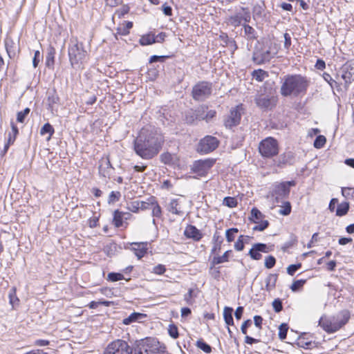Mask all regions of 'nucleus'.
Instances as JSON below:
<instances>
[{"label":"nucleus","instance_id":"obj_1","mask_svg":"<svg viewBox=\"0 0 354 354\" xmlns=\"http://www.w3.org/2000/svg\"><path fill=\"white\" fill-rule=\"evenodd\" d=\"M164 143L161 133L151 126L141 129L133 142L136 153L145 160H151L158 154Z\"/></svg>","mask_w":354,"mask_h":354},{"label":"nucleus","instance_id":"obj_2","mask_svg":"<svg viewBox=\"0 0 354 354\" xmlns=\"http://www.w3.org/2000/svg\"><path fill=\"white\" fill-rule=\"evenodd\" d=\"M134 354H166V348L156 339L145 338L136 341ZM133 348L122 339L111 342L103 354H132Z\"/></svg>","mask_w":354,"mask_h":354},{"label":"nucleus","instance_id":"obj_3","mask_svg":"<svg viewBox=\"0 0 354 354\" xmlns=\"http://www.w3.org/2000/svg\"><path fill=\"white\" fill-rule=\"evenodd\" d=\"M309 86V81L301 75H288L284 77L281 86V94L284 97L298 96L306 93Z\"/></svg>","mask_w":354,"mask_h":354},{"label":"nucleus","instance_id":"obj_4","mask_svg":"<svg viewBox=\"0 0 354 354\" xmlns=\"http://www.w3.org/2000/svg\"><path fill=\"white\" fill-rule=\"evenodd\" d=\"M277 54L275 44L270 41L259 43V46H255L253 51L252 61L258 65H261L269 62Z\"/></svg>","mask_w":354,"mask_h":354},{"label":"nucleus","instance_id":"obj_5","mask_svg":"<svg viewBox=\"0 0 354 354\" xmlns=\"http://www.w3.org/2000/svg\"><path fill=\"white\" fill-rule=\"evenodd\" d=\"M68 54L71 66L74 68H80L86 62L88 53L84 49L83 43L77 39L71 40L68 45Z\"/></svg>","mask_w":354,"mask_h":354},{"label":"nucleus","instance_id":"obj_6","mask_svg":"<svg viewBox=\"0 0 354 354\" xmlns=\"http://www.w3.org/2000/svg\"><path fill=\"white\" fill-rule=\"evenodd\" d=\"M349 319L350 313L345 310L339 312L335 317L330 319L322 317L319 321V325L327 333H333L344 326Z\"/></svg>","mask_w":354,"mask_h":354},{"label":"nucleus","instance_id":"obj_7","mask_svg":"<svg viewBox=\"0 0 354 354\" xmlns=\"http://www.w3.org/2000/svg\"><path fill=\"white\" fill-rule=\"evenodd\" d=\"M258 149L262 157L271 158L279 153L278 141L272 137H268L259 142Z\"/></svg>","mask_w":354,"mask_h":354},{"label":"nucleus","instance_id":"obj_8","mask_svg":"<svg viewBox=\"0 0 354 354\" xmlns=\"http://www.w3.org/2000/svg\"><path fill=\"white\" fill-rule=\"evenodd\" d=\"M294 180L285 181L275 183L271 192V196L277 203H282L283 200L288 198L290 192V187L295 186Z\"/></svg>","mask_w":354,"mask_h":354},{"label":"nucleus","instance_id":"obj_9","mask_svg":"<svg viewBox=\"0 0 354 354\" xmlns=\"http://www.w3.org/2000/svg\"><path fill=\"white\" fill-rule=\"evenodd\" d=\"M212 93V84L209 82H198L192 87V96L195 101L203 102Z\"/></svg>","mask_w":354,"mask_h":354},{"label":"nucleus","instance_id":"obj_10","mask_svg":"<svg viewBox=\"0 0 354 354\" xmlns=\"http://www.w3.org/2000/svg\"><path fill=\"white\" fill-rule=\"evenodd\" d=\"M218 140L212 136H206L202 138L196 147L198 153L207 154L214 151L218 146Z\"/></svg>","mask_w":354,"mask_h":354},{"label":"nucleus","instance_id":"obj_11","mask_svg":"<svg viewBox=\"0 0 354 354\" xmlns=\"http://www.w3.org/2000/svg\"><path fill=\"white\" fill-rule=\"evenodd\" d=\"M215 162V159L213 158L195 160L191 167V170L199 176H205Z\"/></svg>","mask_w":354,"mask_h":354},{"label":"nucleus","instance_id":"obj_12","mask_svg":"<svg viewBox=\"0 0 354 354\" xmlns=\"http://www.w3.org/2000/svg\"><path fill=\"white\" fill-rule=\"evenodd\" d=\"M241 105L232 108L229 115L224 118V125L226 128L232 129L239 124L241 118Z\"/></svg>","mask_w":354,"mask_h":354},{"label":"nucleus","instance_id":"obj_13","mask_svg":"<svg viewBox=\"0 0 354 354\" xmlns=\"http://www.w3.org/2000/svg\"><path fill=\"white\" fill-rule=\"evenodd\" d=\"M276 98L273 96L259 95L255 98V103L258 107L263 111L270 110L276 105Z\"/></svg>","mask_w":354,"mask_h":354},{"label":"nucleus","instance_id":"obj_14","mask_svg":"<svg viewBox=\"0 0 354 354\" xmlns=\"http://www.w3.org/2000/svg\"><path fill=\"white\" fill-rule=\"evenodd\" d=\"M353 69V67L351 64H344L342 68V74L341 77L344 81V87L345 91H347L354 81V73L351 71Z\"/></svg>","mask_w":354,"mask_h":354},{"label":"nucleus","instance_id":"obj_15","mask_svg":"<svg viewBox=\"0 0 354 354\" xmlns=\"http://www.w3.org/2000/svg\"><path fill=\"white\" fill-rule=\"evenodd\" d=\"M295 158V154L292 151H287L281 154L274 162L278 167L283 168L287 165H292Z\"/></svg>","mask_w":354,"mask_h":354},{"label":"nucleus","instance_id":"obj_16","mask_svg":"<svg viewBox=\"0 0 354 354\" xmlns=\"http://www.w3.org/2000/svg\"><path fill=\"white\" fill-rule=\"evenodd\" d=\"M269 251V248L266 244L258 243L252 245V248L250 250L248 254L252 259L259 260L262 257L261 252L267 253Z\"/></svg>","mask_w":354,"mask_h":354},{"label":"nucleus","instance_id":"obj_17","mask_svg":"<svg viewBox=\"0 0 354 354\" xmlns=\"http://www.w3.org/2000/svg\"><path fill=\"white\" fill-rule=\"evenodd\" d=\"M10 126L12 131L8 133L7 142L5 144L3 150L1 154V156H4L7 153L10 146L14 144L16 138L19 134V129L13 122H10Z\"/></svg>","mask_w":354,"mask_h":354},{"label":"nucleus","instance_id":"obj_18","mask_svg":"<svg viewBox=\"0 0 354 354\" xmlns=\"http://www.w3.org/2000/svg\"><path fill=\"white\" fill-rule=\"evenodd\" d=\"M184 234L187 238L192 239L196 241H198L203 238V234L201 231L192 225H188L186 227Z\"/></svg>","mask_w":354,"mask_h":354},{"label":"nucleus","instance_id":"obj_19","mask_svg":"<svg viewBox=\"0 0 354 354\" xmlns=\"http://www.w3.org/2000/svg\"><path fill=\"white\" fill-rule=\"evenodd\" d=\"M131 245V250L139 259L143 257L147 252V242L132 243Z\"/></svg>","mask_w":354,"mask_h":354},{"label":"nucleus","instance_id":"obj_20","mask_svg":"<svg viewBox=\"0 0 354 354\" xmlns=\"http://www.w3.org/2000/svg\"><path fill=\"white\" fill-rule=\"evenodd\" d=\"M243 29L244 31V35L243 37L249 41H253L254 39H257L258 37L257 32L255 30V29L247 24H243L242 25Z\"/></svg>","mask_w":354,"mask_h":354},{"label":"nucleus","instance_id":"obj_21","mask_svg":"<svg viewBox=\"0 0 354 354\" xmlns=\"http://www.w3.org/2000/svg\"><path fill=\"white\" fill-rule=\"evenodd\" d=\"M167 210L176 215L183 216L184 212L180 209L179 199L174 198L167 205Z\"/></svg>","mask_w":354,"mask_h":354},{"label":"nucleus","instance_id":"obj_22","mask_svg":"<svg viewBox=\"0 0 354 354\" xmlns=\"http://www.w3.org/2000/svg\"><path fill=\"white\" fill-rule=\"evenodd\" d=\"M56 53L55 48L50 45L47 48L46 56V66L49 68H53L55 64V55Z\"/></svg>","mask_w":354,"mask_h":354},{"label":"nucleus","instance_id":"obj_23","mask_svg":"<svg viewBox=\"0 0 354 354\" xmlns=\"http://www.w3.org/2000/svg\"><path fill=\"white\" fill-rule=\"evenodd\" d=\"M322 77L330 85V86L332 89L335 88V89L337 92L339 93V92L342 91V83H339V82L335 81V80H333L329 73L324 72L322 74Z\"/></svg>","mask_w":354,"mask_h":354},{"label":"nucleus","instance_id":"obj_24","mask_svg":"<svg viewBox=\"0 0 354 354\" xmlns=\"http://www.w3.org/2000/svg\"><path fill=\"white\" fill-rule=\"evenodd\" d=\"M226 22L228 25L233 26L234 28L239 27L242 24V13L236 12L234 15L229 16Z\"/></svg>","mask_w":354,"mask_h":354},{"label":"nucleus","instance_id":"obj_25","mask_svg":"<svg viewBox=\"0 0 354 354\" xmlns=\"http://www.w3.org/2000/svg\"><path fill=\"white\" fill-rule=\"evenodd\" d=\"M266 6L263 1L261 4H256L252 8L253 19H261L265 17Z\"/></svg>","mask_w":354,"mask_h":354},{"label":"nucleus","instance_id":"obj_26","mask_svg":"<svg viewBox=\"0 0 354 354\" xmlns=\"http://www.w3.org/2000/svg\"><path fill=\"white\" fill-rule=\"evenodd\" d=\"M147 317L146 314L140 313H133L127 318H124L122 320V324L124 325H129L133 322L139 321L142 319H144Z\"/></svg>","mask_w":354,"mask_h":354},{"label":"nucleus","instance_id":"obj_27","mask_svg":"<svg viewBox=\"0 0 354 354\" xmlns=\"http://www.w3.org/2000/svg\"><path fill=\"white\" fill-rule=\"evenodd\" d=\"M212 241L214 242V246L211 250V254H215L219 252L221 249V244L223 241V237L218 234V232H216L214 234Z\"/></svg>","mask_w":354,"mask_h":354},{"label":"nucleus","instance_id":"obj_28","mask_svg":"<svg viewBox=\"0 0 354 354\" xmlns=\"http://www.w3.org/2000/svg\"><path fill=\"white\" fill-rule=\"evenodd\" d=\"M126 214L129 215V213L120 212L118 209L113 212V223L116 227H120L122 226V218Z\"/></svg>","mask_w":354,"mask_h":354},{"label":"nucleus","instance_id":"obj_29","mask_svg":"<svg viewBox=\"0 0 354 354\" xmlns=\"http://www.w3.org/2000/svg\"><path fill=\"white\" fill-rule=\"evenodd\" d=\"M277 278H278V274H270L266 277L265 289L268 292L271 291L272 289H274L275 288Z\"/></svg>","mask_w":354,"mask_h":354},{"label":"nucleus","instance_id":"obj_30","mask_svg":"<svg viewBox=\"0 0 354 354\" xmlns=\"http://www.w3.org/2000/svg\"><path fill=\"white\" fill-rule=\"evenodd\" d=\"M55 133V129L53 126L47 122L44 124V126L40 129V134L41 136H44L45 134H48V136L46 139L47 141H49L51 139V137Z\"/></svg>","mask_w":354,"mask_h":354},{"label":"nucleus","instance_id":"obj_31","mask_svg":"<svg viewBox=\"0 0 354 354\" xmlns=\"http://www.w3.org/2000/svg\"><path fill=\"white\" fill-rule=\"evenodd\" d=\"M233 308L231 307H225L223 310V317L227 325H234V319L232 317Z\"/></svg>","mask_w":354,"mask_h":354},{"label":"nucleus","instance_id":"obj_32","mask_svg":"<svg viewBox=\"0 0 354 354\" xmlns=\"http://www.w3.org/2000/svg\"><path fill=\"white\" fill-rule=\"evenodd\" d=\"M232 252V250H227L222 256H215L214 257L212 263V265H217L220 263H223L225 262H227L229 261L230 254Z\"/></svg>","mask_w":354,"mask_h":354},{"label":"nucleus","instance_id":"obj_33","mask_svg":"<svg viewBox=\"0 0 354 354\" xmlns=\"http://www.w3.org/2000/svg\"><path fill=\"white\" fill-rule=\"evenodd\" d=\"M250 214L251 217L250 219L255 223H259L265 217V215H263L257 207H253L252 209Z\"/></svg>","mask_w":354,"mask_h":354},{"label":"nucleus","instance_id":"obj_34","mask_svg":"<svg viewBox=\"0 0 354 354\" xmlns=\"http://www.w3.org/2000/svg\"><path fill=\"white\" fill-rule=\"evenodd\" d=\"M139 44L141 46H147L155 44V40L153 39V34L152 32L144 35L140 37L139 39Z\"/></svg>","mask_w":354,"mask_h":354},{"label":"nucleus","instance_id":"obj_35","mask_svg":"<svg viewBox=\"0 0 354 354\" xmlns=\"http://www.w3.org/2000/svg\"><path fill=\"white\" fill-rule=\"evenodd\" d=\"M219 39H221V41H223V46H233L234 48V49L237 48L236 41L233 39L229 38L227 33L222 32L219 36Z\"/></svg>","mask_w":354,"mask_h":354},{"label":"nucleus","instance_id":"obj_36","mask_svg":"<svg viewBox=\"0 0 354 354\" xmlns=\"http://www.w3.org/2000/svg\"><path fill=\"white\" fill-rule=\"evenodd\" d=\"M349 210V203L348 202L341 203L336 209V215L337 216H345Z\"/></svg>","mask_w":354,"mask_h":354},{"label":"nucleus","instance_id":"obj_37","mask_svg":"<svg viewBox=\"0 0 354 354\" xmlns=\"http://www.w3.org/2000/svg\"><path fill=\"white\" fill-rule=\"evenodd\" d=\"M133 27L131 21H126L125 25L118 27L116 29V33L121 35H127L129 33V30Z\"/></svg>","mask_w":354,"mask_h":354},{"label":"nucleus","instance_id":"obj_38","mask_svg":"<svg viewBox=\"0 0 354 354\" xmlns=\"http://www.w3.org/2000/svg\"><path fill=\"white\" fill-rule=\"evenodd\" d=\"M185 120L187 124H194L196 121H198L196 116V113L194 109H189L185 112Z\"/></svg>","mask_w":354,"mask_h":354},{"label":"nucleus","instance_id":"obj_39","mask_svg":"<svg viewBox=\"0 0 354 354\" xmlns=\"http://www.w3.org/2000/svg\"><path fill=\"white\" fill-rule=\"evenodd\" d=\"M155 199L154 196H151L147 198V201H140V209L146 210L151 209L153 204L155 203Z\"/></svg>","mask_w":354,"mask_h":354},{"label":"nucleus","instance_id":"obj_40","mask_svg":"<svg viewBox=\"0 0 354 354\" xmlns=\"http://www.w3.org/2000/svg\"><path fill=\"white\" fill-rule=\"evenodd\" d=\"M283 205L279 210V214L283 216H288L291 213L292 206L289 201L282 202Z\"/></svg>","mask_w":354,"mask_h":354},{"label":"nucleus","instance_id":"obj_41","mask_svg":"<svg viewBox=\"0 0 354 354\" xmlns=\"http://www.w3.org/2000/svg\"><path fill=\"white\" fill-rule=\"evenodd\" d=\"M196 345L206 353H210L212 352V347L203 339H198L196 342Z\"/></svg>","mask_w":354,"mask_h":354},{"label":"nucleus","instance_id":"obj_42","mask_svg":"<svg viewBox=\"0 0 354 354\" xmlns=\"http://www.w3.org/2000/svg\"><path fill=\"white\" fill-rule=\"evenodd\" d=\"M288 330V325L285 323H282L279 327V337L281 340H283L286 338L287 333Z\"/></svg>","mask_w":354,"mask_h":354},{"label":"nucleus","instance_id":"obj_43","mask_svg":"<svg viewBox=\"0 0 354 354\" xmlns=\"http://www.w3.org/2000/svg\"><path fill=\"white\" fill-rule=\"evenodd\" d=\"M239 232V230L236 227L230 228L225 232V236L227 242L230 243L234 240L235 234Z\"/></svg>","mask_w":354,"mask_h":354},{"label":"nucleus","instance_id":"obj_44","mask_svg":"<svg viewBox=\"0 0 354 354\" xmlns=\"http://www.w3.org/2000/svg\"><path fill=\"white\" fill-rule=\"evenodd\" d=\"M223 205L228 207H236L238 205L237 200L234 197L227 196L223 199Z\"/></svg>","mask_w":354,"mask_h":354},{"label":"nucleus","instance_id":"obj_45","mask_svg":"<svg viewBox=\"0 0 354 354\" xmlns=\"http://www.w3.org/2000/svg\"><path fill=\"white\" fill-rule=\"evenodd\" d=\"M306 282V279H299L294 281L290 286V289L292 290V292H297L303 287Z\"/></svg>","mask_w":354,"mask_h":354},{"label":"nucleus","instance_id":"obj_46","mask_svg":"<svg viewBox=\"0 0 354 354\" xmlns=\"http://www.w3.org/2000/svg\"><path fill=\"white\" fill-rule=\"evenodd\" d=\"M152 216L156 218H160L162 216V209L160 206L158 205L156 199H155V203L153 204L152 207Z\"/></svg>","mask_w":354,"mask_h":354},{"label":"nucleus","instance_id":"obj_47","mask_svg":"<svg viewBox=\"0 0 354 354\" xmlns=\"http://www.w3.org/2000/svg\"><path fill=\"white\" fill-rule=\"evenodd\" d=\"M266 73L263 70L258 69V70H254L252 72V77L254 79H255L256 80H257L258 82H261L263 80Z\"/></svg>","mask_w":354,"mask_h":354},{"label":"nucleus","instance_id":"obj_48","mask_svg":"<svg viewBox=\"0 0 354 354\" xmlns=\"http://www.w3.org/2000/svg\"><path fill=\"white\" fill-rule=\"evenodd\" d=\"M127 209L134 213H138L140 210V201H133L127 203Z\"/></svg>","mask_w":354,"mask_h":354},{"label":"nucleus","instance_id":"obj_49","mask_svg":"<svg viewBox=\"0 0 354 354\" xmlns=\"http://www.w3.org/2000/svg\"><path fill=\"white\" fill-rule=\"evenodd\" d=\"M326 142V139L324 136H318L314 141V147L317 149H320L324 147Z\"/></svg>","mask_w":354,"mask_h":354},{"label":"nucleus","instance_id":"obj_50","mask_svg":"<svg viewBox=\"0 0 354 354\" xmlns=\"http://www.w3.org/2000/svg\"><path fill=\"white\" fill-rule=\"evenodd\" d=\"M258 224L259 225H257L254 227H253V231L262 232L268 227L270 223L267 220H262Z\"/></svg>","mask_w":354,"mask_h":354},{"label":"nucleus","instance_id":"obj_51","mask_svg":"<svg viewBox=\"0 0 354 354\" xmlns=\"http://www.w3.org/2000/svg\"><path fill=\"white\" fill-rule=\"evenodd\" d=\"M59 98L58 95L55 93V92L48 94V105L50 108H53V104H57L59 102Z\"/></svg>","mask_w":354,"mask_h":354},{"label":"nucleus","instance_id":"obj_52","mask_svg":"<svg viewBox=\"0 0 354 354\" xmlns=\"http://www.w3.org/2000/svg\"><path fill=\"white\" fill-rule=\"evenodd\" d=\"M168 333L174 339L179 336L178 327L175 324H170L168 328Z\"/></svg>","mask_w":354,"mask_h":354},{"label":"nucleus","instance_id":"obj_53","mask_svg":"<svg viewBox=\"0 0 354 354\" xmlns=\"http://www.w3.org/2000/svg\"><path fill=\"white\" fill-rule=\"evenodd\" d=\"M123 274L118 272H110L108 274L107 279L111 281H118L124 279Z\"/></svg>","mask_w":354,"mask_h":354},{"label":"nucleus","instance_id":"obj_54","mask_svg":"<svg viewBox=\"0 0 354 354\" xmlns=\"http://www.w3.org/2000/svg\"><path fill=\"white\" fill-rule=\"evenodd\" d=\"M8 297L10 300V304L14 306L16 303L19 301V299L16 296V289L15 288H12L9 293H8Z\"/></svg>","mask_w":354,"mask_h":354},{"label":"nucleus","instance_id":"obj_55","mask_svg":"<svg viewBox=\"0 0 354 354\" xmlns=\"http://www.w3.org/2000/svg\"><path fill=\"white\" fill-rule=\"evenodd\" d=\"M241 10L243 12L242 13V21H244V24H247L250 22L251 21V15L248 8L241 7Z\"/></svg>","mask_w":354,"mask_h":354},{"label":"nucleus","instance_id":"obj_56","mask_svg":"<svg viewBox=\"0 0 354 354\" xmlns=\"http://www.w3.org/2000/svg\"><path fill=\"white\" fill-rule=\"evenodd\" d=\"M276 264V259L274 257L270 255L265 259V267L268 269L272 268Z\"/></svg>","mask_w":354,"mask_h":354},{"label":"nucleus","instance_id":"obj_57","mask_svg":"<svg viewBox=\"0 0 354 354\" xmlns=\"http://www.w3.org/2000/svg\"><path fill=\"white\" fill-rule=\"evenodd\" d=\"M301 268V263H298L297 264H291L287 268V273L290 276H293L295 273Z\"/></svg>","mask_w":354,"mask_h":354},{"label":"nucleus","instance_id":"obj_58","mask_svg":"<svg viewBox=\"0 0 354 354\" xmlns=\"http://www.w3.org/2000/svg\"><path fill=\"white\" fill-rule=\"evenodd\" d=\"M121 197V194L120 192H111L109 196L108 203H112L116 201H118Z\"/></svg>","mask_w":354,"mask_h":354},{"label":"nucleus","instance_id":"obj_59","mask_svg":"<svg viewBox=\"0 0 354 354\" xmlns=\"http://www.w3.org/2000/svg\"><path fill=\"white\" fill-rule=\"evenodd\" d=\"M194 111L196 113V116L198 121H201L205 119V110L204 107H199L196 109H194Z\"/></svg>","mask_w":354,"mask_h":354},{"label":"nucleus","instance_id":"obj_60","mask_svg":"<svg viewBox=\"0 0 354 354\" xmlns=\"http://www.w3.org/2000/svg\"><path fill=\"white\" fill-rule=\"evenodd\" d=\"M272 307L276 313H280L283 310L282 301L277 298L272 301Z\"/></svg>","mask_w":354,"mask_h":354},{"label":"nucleus","instance_id":"obj_61","mask_svg":"<svg viewBox=\"0 0 354 354\" xmlns=\"http://www.w3.org/2000/svg\"><path fill=\"white\" fill-rule=\"evenodd\" d=\"M297 344L299 347L304 348H309L312 344L311 342H306L302 337H299L297 339Z\"/></svg>","mask_w":354,"mask_h":354},{"label":"nucleus","instance_id":"obj_62","mask_svg":"<svg viewBox=\"0 0 354 354\" xmlns=\"http://www.w3.org/2000/svg\"><path fill=\"white\" fill-rule=\"evenodd\" d=\"M172 159L171 154L168 152L163 153L160 155V160L165 164H171Z\"/></svg>","mask_w":354,"mask_h":354},{"label":"nucleus","instance_id":"obj_63","mask_svg":"<svg viewBox=\"0 0 354 354\" xmlns=\"http://www.w3.org/2000/svg\"><path fill=\"white\" fill-rule=\"evenodd\" d=\"M283 37H284V45H283L284 48L286 50H288L292 44L291 37L288 33L285 32L283 34Z\"/></svg>","mask_w":354,"mask_h":354},{"label":"nucleus","instance_id":"obj_64","mask_svg":"<svg viewBox=\"0 0 354 354\" xmlns=\"http://www.w3.org/2000/svg\"><path fill=\"white\" fill-rule=\"evenodd\" d=\"M243 236L241 235L236 242L234 243V248L237 251H242L244 248V243L243 241Z\"/></svg>","mask_w":354,"mask_h":354}]
</instances>
